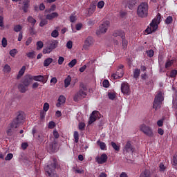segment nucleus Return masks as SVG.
Segmentation results:
<instances>
[{"instance_id": "f257e3e1", "label": "nucleus", "mask_w": 177, "mask_h": 177, "mask_svg": "<svg viewBox=\"0 0 177 177\" xmlns=\"http://www.w3.org/2000/svg\"><path fill=\"white\" fill-rule=\"evenodd\" d=\"M24 120V117L21 113L18 114L17 118H15L12 123L10 124V126L8 127L6 133L8 136H12L13 135V132L15 131V129L23 122Z\"/></svg>"}, {"instance_id": "f03ea898", "label": "nucleus", "mask_w": 177, "mask_h": 177, "mask_svg": "<svg viewBox=\"0 0 177 177\" xmlns=\"http://www.w3.org/2000/svg\"><path fill=\"white\" fill-rule=\"evenodd\" d=\"M48 176L59 177L56 174V159H53L51 163H48L44 168Z\"/></svg>"}, {"instance_id": "7ed1b4c3", "label": "nucleus", "mask_w": 177, "mask_h": 177, "mask_svg": "<svg viewBox=\"0 0 177 177\" xmlns=\"http://www.w3.org/2000/svg\"><path fill=\"white\" fill-rule=\"evenodd\" d=\"M149 13V5L147 3H141L137 9V15L139 17H147Z\"/></svg>"}, {"instance_id": "20e7f679", "label": "nucleus", "mask_w": 177, "mask_h": 177, "mask_svg": "<svg viewBox=\"0 0 177 177\" xmlns=\"http://www.w3.org/2000/svg\"><path fill=\"white\" fill-rule=\"evenodd\" d=\"M160 21L161 20V15H158L157 19L152 20L151 23L150 24L149 26L145 30V34H151L154 32V31L157 30L158 28V24H157V21Z\"/></svg>"}, {"instance_id": "39448f33", "label": "nucleus", "mask_w": 177, "mask_h": 177, "mask_svg": "<svg viewBox=\"0 0 177 177\" xmlns=\"http://www.w3.org/2000/svg\"><path fill=\"white\" fill-rule=\"evenodd\" d=\"M163 101L164 96H162V93L160 91L155 97V100L153 104V109H154L156 111L158 110V109H160L161 104Z\"/></svg>"}, {"instance_id": "423d86ee", "label": "nucleus", "mask_w": 177, "mask_h": 177, "mask_svg": "<svg viewBox=\"0 0 177 177\" xmlns=\"http://www.w3.org/2000/svg\"><path fill=\"white\" fill-rule=\"evenodd\" d=\"M113 35L115 38H117V37H120L122 41V48L123 49H127V46H128V41L125 39V33H124L122 30H115Z\"/></svg>"}, {"instance_id": "0eeeda50", "label": "nucleus", "mask_w": 177, "mask_h": 177, "mask_svg": "<svg viewBox=\"0 0 177 177\" xmlns=\"http://www.w3.org/2000/svg\"><path fill=\"white\" fill-rule=\"evenodd\" d=\"M110 28V21H104L99 27V30L96 32L97 35L100 34H106L107 30Z\"/></svg>"}, {"instance_id": "6e6552de", "label": "nucleus", "mask_w": 177, "mask_h": 177, "mask_svg": "<svg viewBox=\"0 0 177 177\" xmlns=\"http://www.w3.org/2000/svg\"><path fill=\"white\" fill-rule=\"evenodd\" d=\"M140 131H141V132H143V133H145V135H147V136H149L150 138L153 137V129H151V127L142 124L140 126Z\"/></svg>"}, {"instance_id": "1a4fd4ad", "label": "nucleus", "mask_w": 177, "mask_h": 177, "mask_svg": "<svg viewBox=\"0 0 177 177\" xmlns=\"http://www.w3.org/2000/svg\"><path fill=\"white\" fill-rule=\"evenodd\" d=\"M86 96V92H85V88H81L79 92H77L74 96L75 102H78V100L85 97Z\"/></svg>"}, {"instance_id": "9d476101", "label": "nucleus", "mask_w": 177, "mask_h": 177, "mask_svg": "<svg viewBox=\"0 0 177 177\" xmlns=\"http://www.w3.org/2000/svg\"><path fill=\"white\" fill-rule=\"evenodd\" d=\"M133 151H135V148L131 144V141H127L123 149V153H133Z\"/></svg>"}, {"instance_id": "9b49d317", "label": "nucleus", "mask_w": 177, "mask_h": 177, "mask_svg": "<svg viewBox=\"0 0 177 177\" xmlns=\"http://www.w3.org/2000/svg\"><path fill=\"white\" fill-rule=\"evenodd\" d=\"M95 44V39L92 37H88L86 40L84 41V49H88Z\"/></svg>"}, {"instance_id": "f8f14e48", "label": "nucleus", "mask_w": 177, "mask_h": 177, "mask_svg": "<svg viewBox=\"0 0 177 177\" xmlns=\"http://www.w3.org/2000/svg\"><path fill=\"white\" fill-rule=\"evenodd\" d=\"M99 115V111H93L91 113V115L90 116L88 124H91L93 122H95V121H96L97 118H100Z\"/></svg>"}, {"instance_id": "ddd939ff", "label": "nucleus", "mask_w": 177, "mask_h": 177, "mask_svg": "<svg viewBox=\"0 0 177 177\" xmlns=\"http://www.w3.org/2000/svg\"><path fill=\"white\" fill-rule=\"evenodd\" d=\"M51 144L50 145V151H56L58 149L57 140L53 137H50Z\"/></svg>"}, {"instance_id": "4468645a", "label": "nucleus", "mask_w": 177, "mask_h": 177, "mask_svg": "<svg viewBox=\"0 0 177 177\" xmlns=\"http://www.w3.org/2000/svg\"><path fill=\"white\" fill-rule=\"evenodd\" d=\"M121 91L124 95H129V93H131V89H129V85H128V83L122 84Z\"/></svg>"}, {"instance_id": "2eb2a0df", "label": "nucleus", "mask_w": 177, "mask_h": 177, "mask_svg": "<svg viewBox=\"0 0 177 177\" xmlns=\"http://www.w3.org/2000/svg\"><path fill=\"white\" fill-rule=\"evenodd\" d=\"M124 77V69H118L115 74L112 75L113 80H120Z\"/></svg>"}, {"instance_id": "dca6fc26", "label": "nucleus", "mask_w": 177, "mask_h": 177, "mask_svg": "<svg viewBox=\"0 0 177 177\" xmlns=\"http://www.w3.org/2000/svg\"><path fill=\"white\" fill-rule=\"evenodd\" d=\"M107 155L103 153L100 156H97L95 160L98 164H104L107 161Z\"/></svg>"}, {"instance_id": "f3484780", "label": "nucleus", "mask_w": 177, "mask_h": 177, "mask_svg": "<svg viewBox=\"0 0 177 177\" xmlns=\"http://www.w3.org/2000/svg\"><path fill=\"white\" fill-rule=\"evenodd\" d=\"M137 0H125L124 3L126 4V6H128L129 8L133 9V6L136 5Z\"/></svg>"}, {"instance_id": "a211bd4d", "label": "nucleus", "mask_w": 177, "mask_h": 177, "mask_svg": "<svg viewBox=\"0 0 177 177\" xmlns=\"http://www.w3.org/2000/svg\"><path fill=\"white\" fill-rule=\"evenodd\" d=\"M18 88L19 92H21V93H26V92L28 91V86L23 84H20L18 86Z\"/></svg>"}, {"instance_id": "6ab92c4d", "label": "nucleus", "mask_w": 177, "mask_h": 177, "mask_svg": "<svg viewBox=\"0 0 177 177\" xmlns=\"http://www.w3.org/2000/svg\"><path fill=\"white\" fill-rule=\"evenodd\" d=\"M66 103V97L64 95H60L58 99V103H57V107H60L62 104H64Z\"/></svg>"}, {"instance_id": "aec40b11", "label": "nucleus", "mask_w": 177, "mask_h": 177, "mask_svg": "<svg viewBox=\"0 0 177 177\" xmlns=\"http://www.w3.org/2000/svg\"><path fill=\"white\" fill-rule=\"evenodd\" d=\"M59 16L57 12H52L51 14H48L46 16V20H53V19H56Z\"/></svg>"}, {"instance_id": "412c9836", "label": "nucleus", "mask_w": 177, "mask_h": 177, "mask_svg": "<svg viewBox=\"0 0 177 177\" xmlns=\"http://www.w3.org/2000/svg\"><path fill=\"white\" fill-rule=\"evenodd\" d=\"M59 44V41H57V40H52L50 41V47L51 48V49H56V47Z\"/></svg>"}, {"instance_id": "4be33fe9", "label": "nucleus", "mask_w": 177, "mask_h": 177, "mask_svg": "<svg viewBox=\"0 0 177 177\" xmlns=\"http://www.w3.org/2000/svg\"><path fill=\"white\" fill-rule=\"evenodd\" d=\"M97 145H98V146H100L101 150H106V143L100 141V140L97 141Z\"/></svg>"}, {"instance_id": "5701e85b", "label": "nucleus", "mask_w": 177, "mask_h": 177, "mask_svg": "<svg viewBox=\"0 0 177 177\" xmlns=\"http://www.w3.org/2000/svg\"><path fill=\"white\" fill-rule=\"evenodd\" d=\"M140 75V69H138V68L134 69L133 78H135V80H138Z\"/></svg>"}, {"instance_id": "b1692460", "label": "nucleus", "mask_w": 177, "mask_h": 177, "mask_svg": "<svg viewBox=\"0 0 177 177\" xmlns=\"http://www.w3.org/2000/svg\"><path fill=\"white\" fill-rule=\"evenodd\" d=\"M32 80H34V81H39V82H44V76L42 75L33 76L32 77Z\"/></svg>"}, {"instance_id": "393cba45", "label": "nucleus", "mask_w": 177, "mask_h": 177, "mask_svg": "<svg viewBox=\"0 0 177 177\" xmlns=\"http://www.w3.org/2000/svg\"><path fill=\"white\" fill-rule=\"evenodd\" d=\"M53 62V59L52 58H47L44 62V67H48L51 63Z\"/></svg>"}, {"instance_id": "a878e982", "label": "nucleus", "mask_w": 177, "mask_h": 177, "mask_svg": "<svg viewBox=\"0 0 177 177\" xmlns=\"http://www.w3.org/2000/svg\"><path fill=\"white\" fill-rule=\"evenodd\" d=\"M71 82V77L68 76L67 78L64 80V86L65 88H68V86L70 85Z\"/></svg>"}, {"instance_id": "bb28decb", "label": "nucleus", "mask_w": 177, "mask_h": 177, "mask_svg": "<svg viewBox=\"0 0 177 177\" xmlns=\"http://www.w3.org/2000/svg\"><path fill=\"white\" fill-rule=\"evenodd\" d=\"M121 42H122L121 37H114L113 43L115 45H121Z\"/></svg>"}, {"instance_id": "cd10ccee", "label": "nucleus", "mask_w": 177, "mask_h": 177, "mask_svg": "<svg viewBox=\"0 0 177 177\" xmlns=\"http://www.w3.org/2000/svg\"><path fill=\"white\" fill-rule=\"evenodd\" d=\"M26 71V66H22V68L19 71V74L17 75V78H20V77L23 76L24 72Z\"/></svg>"}, {"instance_id": "c85d7f7f", "label": "nucleus", "mask_w": 177, "mask_h": 177, "mask_svg": "<svg viewBox=\"0 0 177 177\" xmlns=\"http://www.w3.org/2000/svg\"><path fill=\"white\" fill-rule=\"evenodd\" d=\"M95 10H96V5L91 4L88 9V13H91L92 15L93 13L95 12Z\"/></svg>"}, {"instance_id": "c756f323", "label": "nucleus", "mask_w": 177, "mask_h": 177, "mask_svg": "<svg viewBox=\"0 0 177 177\" xmlns=\"http://www.w3.org/2000/svg\"><path fill=\"white\" fill-rule=\"evenodd\" d=\"M53 50L52 49V48H50V46L48 47H46V48H44L43 49V53L44 55H46V54H49L50 53V52H52Z\"/></svg>"}, {"instance_id": "7c9ffc66", "label": "nucleus", "mask_w": 177, "mask_h": 177, "mask_svg": "<svg viewBox=\"0 0 177 177\" xmlns=\"http://www.w3.org/2000/svg\"><path fill=\"white\" fill-rule=\"evenodd\" d=\"M27 57L29 59H35V53L34 51L29 52L26 54Z\"/></svg>"}, {"instance_id": "2f4dec72", "label": "nucleus", "mask_w": 177, "mask_h": 177, "mask_svg": "<svg viewBox=\"0 0 177 177\" xmlns=\"http://www.w3.org/2000/svg\"><path fill=\"white\" fill-rule=\"evenodd\" d=\"M31 79H32V77L26 78L22 84L25 85L26 86H28L31 84V80H30Z\"/></svg>"}, {"instance_id": "473e14b6", "label": "nucleus", "mask_w": 177, "mask_h": 177, "mask_svg": "<svg viewBox=\"0 0 177 177\" xmlns=\"http://www.w3.org/2000/svg\"><path fill=\"white\" fill-rule=\"evenodd\" d=\"M73 138L75 139V143H78V141L80 140V134L78 133V131L74 132Z\"/></svg>"}, {"instance_id": "72a5a7b5", "label": "nucleus", "mask_w": 177, "mask_h": 177, "mask_svg": "<svg viewBox=\"0 0 177 177\" xmlns=\"http://www.w3.org/2000/svg\"><path fill=\"white\" fill-rule=\"evenodd\" d=\"M30 3V1L27 0L24 2V12H27V9H28V5Z\"/></svg>"}, {"instance_id": "f704fd0d", "label": "nucleus", "mask_w": 177, "mask_h": 177, "mask_svg": "<svg viewBox=\"0 0 177 177\" xmlns=\"http://www.w3.org/2000/svg\"><path fill=\"white\" fill-rule=\"evenodd\" d=\"M150 171L149 170L144 171L140 176V177H149Z\"/></svg>"}, {"instance_id": "c9c22d12", "label": "nucleus", "mask_w": 177, "mask_h": 177, "mask_svg": "<svg viewBox=\"0 0 177 177\" xmlns=\"http://www.w3.org/2000/svg\"><path fill=\"white\" fill-rule=\"evenodd\" d=\"M12 70V68H10V66L6 64L3 67V71H4V73H10Z\"/></svg>"}, {"instance_id": "e433bc0d", "label": "nucleus", "mask_w": 177, "mask_h": 177, "mask_svg": "<svg viewBox=\"0 0 177 177\" xmlns=\"http://www.w3.org/2000/svg\"><path fill=\"white\" fill-rule=\"evenodd\" d=\"M36 45L37 50H39V49H42V48H44V42H42V41H37Z\"/></svg>"}, {"instance_id": "4c0bfd02", "label": "nucleus", "mask_w": 177, "mask_h": 177, "mask_svg": "<svg viewBox=\"0 0 177 177\" xmlns=\"http://www.w3.org/2000/svg\"><path fill=\"white\" fill-rule=\"evenodd\" d=\"M111 145L112 146L113 149L115 150V151H120V147L115 144L114 142H111Z\"/></svg>"}, {"instance_id": "58836bf2", "label": "nucleus", "mask_w": 177, "mask_h": 177, "mask_svg": "<svg viewBox=\"0 0 177 177\" xmlns=\"http://www.w3.org/2000/svg\"><path fill=\"white\" fill-rule=\"evenodd\" d=\"M75 64H77V59H74L68 63V66L71 68H73V67H74V66H75Z\"/></svg>"}, {"instance_id": "ea45409f", "label": "nucleus", "mask_w": 177, "mask_h": 177, "mask_svg": "<svg viewBox=\"0 0 177 177\" xmlns=\"http://www.w3.org/2000/svg\"><path fill=\"white\" fill-rule=\"evenodd\" d=\"M174 21V18L171 16H168L165 20L166 24H171Z\"/></svg>"}, {"instance_id": "a19ab883", "label": "nucleus", "mask_w": 177, "mask_h": 177, "mask_svg": "<svg viewBox=\"0 0 177 177\" xmlns=\"http://www.w3.org/2000/svg\"><path fill=\"white\" fill-rule=\"evenodd\" d=\"M28 21L29 23H30L32 24V26H34V24H35V23H37V20H35V19H34L32 17H29L28 18Z\"/></svg>"}, {"instance_id": "79ce46f5", "label": "nucleus", "mask_w": 177, "mask_h": 177, "mask_svg": "<svg viewBox=\"0 0 177 177\" xmlns=\"http://www.w3.org/2000/svg\"><path fill=\"white\" fill-rule=\"evenodd\" d=\"M55 127H56V123H55V122H53V121L49 122L48 126V129H53V128H55Z\"/></svg>"}, {"instance_id": "37998d69", "label": "nucleus", "mask_w": 177, "mask_h": 177, "mask_svg": "<svg viewBox=\"0 0 177 177\" xmlns=\"http://www.w3.org/2000/svg\"><path fill=\"white\" fill-rule=\"evenodd\" d=\"M17 49H16V48H14V49H12V50H11L10 51V56L12 57H15V56H16V55H17Z\"/></svg>"}, {"instance_id": "c03bdc74", "label": "nucleus", "mask_w": 177, "mask_h": 177, "mask_svg": "<svg viewBox=\"0 0 177 177\" xmlns=\"http://www.w3.org/2000/svg\"><path fill=\"white\" fill-rule=\"evenodd\" d=\"M173 107L174 109L176 118H177V104L176 101H175V99L173 100Z\"/></svg>"}, {"instance_id": "a18cd8bd", "label": "nucleus", "mask_w": 177, "mask_h": 177, "mask_svg": "<svg viewBox=\"0 0 177 177\" xmlns=\"http://www.w3.org/2000/svg\"><path fill=\"white\" fill-rule=\"evenodd\" d=\"M97 7L98 9H103L104 8V2L103 1H100L97 3Z\"/></svg>"}, {"instance_id": "49530a36", "label": "nucleus", "mask_w": 177, "mask_h": 177, "mask_svg": "<svg viewBox=\"0 0 177 177\" xmlns=\"http://www.w3.org/2000/svg\"><path fill=\"white\" fill-rule=\"evenodd\" d=\"M51 37H53V38H57V37H59V31L54 30L51 33Z\"/></svg>"}, {"instance_id": "de8ad7c7", "label": "nucleus", "mask_w": 177, "mask_h": 177, "mask_svg": "<svg viewBox=\"0 0 177 177\" xmlns=\"http://www.w3.org/2000/svg\"><path fill=\"white\" fill-rule=\"evenodd\" d=\"M1 45L3 48H6V46H8V40L5 37H3L2 39Z\"/></svg>"}, {"instance_id": "09e8293b", "label": "nucleus", "mask_w": 177, "mask_h": 177, "mask_svg": "<svg viewBox=\"0 0 177 177\" xmlns=\"http://www.w3.org/2000/svg\"><path fill=\"white\" fill-rule=\"evenodd\" d=\"M53 135L54 136V139H59V137L60 135H59V132H57V130L54 129L53 131Z\"/></svg>"}, {"instance_id": "8fccbe9b", "label": "nucleus", "mask_w": 177, "mask_h": 177, "mask_svg": "<svg viewBox=\"0 0 177 177\" xmlns=\"http://www.w3.org/2000/svg\"><path fill=\"white\" fill-rule=\"evenodd\" d=\"M22 28L21 26L17 25L14 27V31H15V32H19V31H21Z\"/></svg>"}, {"instance_id": "3c124183", "label": "nucleus", "mask_w": 177, "mask_h": 177, "mask_svg": "<svg viewBox=\"0 0 177 177\" xmlns=\"http://www.w3.org/2000/svg\"><path fill=\"white\" fill-rule=\"evenodd\" d=\"M147 55L148 57H153L154 56V50H149L147 51Z\"/></svg>"}, {"instance_id": "603ef678", "label": "nucleus", "mask_w": 177, "mask_h": 177, "mask_svg": "<svg viewBox=\"0 0 177 177\" xmlns=\"http://www.w3.org/2000/svg\"><path fill=\"white\" fill-rule=\"evenodd\" d=\"M102 85L104 88H109V86H110V83L109 82V80H104L102 82Z\"/></svg>"}, {"instance_id": "864d4df0", "label": "nucleus", "mask_w": 177, "mask_h": 177, "mask_svg": "<svg viewBox=\"0 0 177 177\" xmlns=\"http://www.w3.org/2000/svg\"><path fill=\"white\" fill-rule=\"evenodd\" d=\"M108 96L111 100H114L115 99L116 95H115V93H108Z\"/></svg>"}, {"instance_id": "5fc2aeb1", "label": "nucleus", "mask_w": 177, "mask_h": 177, "mask_svg": "<svg viewBox=\"0 0 177 177\" xmlns=\"http://www.w3.org/2000/svg\"><path fill=\"white\" fill-rule=\"evenodd\" d=\"M46 24H48V20L46 19H41L39 23L40 27H44V26H46Z\"/></svg>"}, {"instance_id": "6e6d98bb", "label": "nucleus", "mask_w": 177, "mask_h": 177, "mask_svg": "<svg viewBox=\"0 0 177 177\" xmlns=\"http://www.w3.org/2000/svg\"><path fill=\"white\" fill-rule=\"evenodd\" d=\"M173 63H174V61L172 60L167 61L165 64V68H169V67L172 66Z\"/></svg>"}, {"instance_id": "4d7b16f0", "label": "nucleus", "mask_w": 177, "mask_h": 177, "mask_svg": "<svg viewBox=\"0 0 177 177\" xmlns=\"http://www.w3.org/2000/svg\"><path fill=\"white\" fill-rule=\"evenodd\" d=\"M73 169L75 174H84V169H82L74 167Z\"/></svg>"}, {"instance_id": "13d9d810", "label": "nucleus", "mask_w": 177, "mask_h": 177, "mask_svg": "<svg viewBox=\"0 0 177 177\" xmlns=\"http://www.w3.org/2000/svg\"><path fill=\"white\" fill-rule=\"evenodd\" d=\"M38 138H39V140L40 142H44V138H46V134L40 133V134H39Z\"/></svg>"}, {"instance_id": "bf43d9fd", "label": "nucleus", "mask_w": 177, "mask_h": 177, "mask_svg": "<svg viewBox=\"0 0 177 177\" xmlns=\"http://www.w3.org/2000/svg\"><path fill=\"white\" fill-rule=\"evenodd\" d=\"M177 75V71L176 70H173L170 73V77L171 78H175Z\"/></svg>"}, {"instance_id": "052dcab7", "label": "nucleus", "mask_w": 177, "mask_h": 177, "mask_svg": "<svg viewBox=\"0 0 177 177\" xmlns=\"http://www.w3.org/2000/svg\"><path fill=\"white\" fill-rule=\"evenodd\" d=\"M13 158V153H8L6 157V161H10Z\"/></svg>"}, {"instance_id": "680f3d73", "label": "nucleus", "mask_w": 177, "mask_h": 177, "mask_svg": "<svg viewBox=\"0 0 177 177\" xmlns=\"http://www.w3.org/2000/svg\"><path fill=\"white\" fill-rule=\"evenodd\" d=\"M79 129L80 131H84V129H85V123L80 122L79 123Z\"/></svg>"}, {"instance_id": "e2e57ef3", "label": "nucleus", "mask_w": 177, "mask_h": 177, "mask_svg": "<svg viewBox=\"0 0 177 177\" xmlns=\"http://www.w3.org/2000/svg\"><path fill=\"white\" fill-rule=\"evenodd\" d=\"M44 111H48L49 110V104L48 102L44 103L43 106Z\"/></svg>"}, {"instance_id": "0e129e2a", "label": "nucleus", "mask_w": 177, "mask_h": 177, "mask_svg": "<svg viewBox=\"0 0 177 177\" xmlns=\"http://www.w3.org/2000/svg\"><path fill=\"white\" fill-rule=\"evenodd\" d=\"M66 47L68 49H71V48H73V41H68L66 44Z\"/></svg>"}, {"instance_id": "69168bd1", "label": "nucleus", "mask_w": 177, "mask_h": 177, "mask_svg": "<svg viewBox=\"0 0 177 177\" xmlns=\"http://www.w3.org/2000/svg\"><path fill=\"white\" fill-rule=\"evenodd\" d=\"M64 62V57H59L58 59V64L62 65L63 64V62Z\"/></svg>"}, {"instance_id": "338daca9", "label": "nucleus", "mask_w": 177, "mask_h": 177, "mask_svg": "<svg viewBox=\"0 0 177 177\" xmlns=\"http://www.w3.org/2000/svg\"><path fill=\"white\" fill-rule=\"evenodd\" d=\"M173 162L174 165H177V154L174 156Z\"/></svg>"}, {"instance_id": "774afa93", "label": "nucleus", "mask_w": 177, "mask_h": 177, "mask_svg": "<svg viewBox=\"0 0 177 177\" xmlns=\"http://www.w3.org/2000/svg\"><path fill=\"white\" fill-rule=\"evenodd\" d=\"M98 177H107V175H106V174L104 173V172H101V173L99 174Z\"/></svg>"}]
</instances>
